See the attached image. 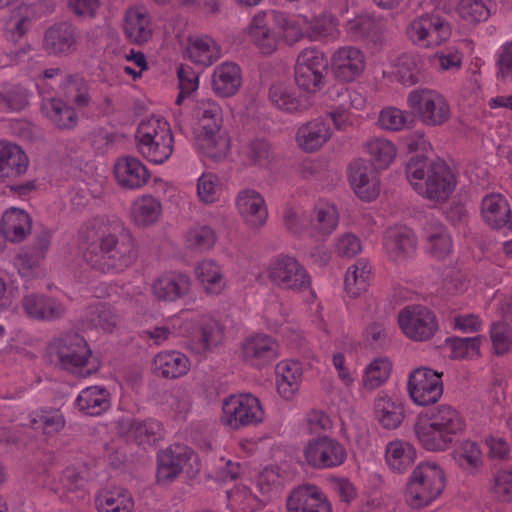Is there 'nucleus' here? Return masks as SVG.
I'll use <instances>...</instances> for the list:
<instances>
[{
	"instance_id": "obj_54",
	"label": "nucleus",
	"mask_w": 512,
	"mask_h": 512,
	"mask_svg": "<svg viewBox=\"0 0 512 512\" xmlns=\"http://www.w3.org/2000/svg\"><path fill=\"white\" fill-rule=\"evenodd\" d=\"M494 61L496 79L503 83L512 82V39L500 45Z\"/></svg>"
},
{
	"instance_id": "obj_59",
	"label": "nucleus",
	"mask_w": 512,
	"mask_h": 512,
	"mask_svg": "<svg viewBox=\"0 0 512 512\" xmlns=\"http://www.w3.org/2000/svg\"><path fill=\"white\" fill-rule=\"evenodd\" d=\"M447 342L451 348L452 358H472L475 356H479L480 354L479 348L482 342V337H455L448 339Z\"/></svg>"
},
{
	"instance_id": "obj_62",
	"label": "nucleus",
	"mask_w": 512,
	"mask_h": 512,
	"mask_svg": "<svg viewBox=\"0 0 512 512\" xmlns=\"http://www.w3.org/2000/svg\"><path fill=\"white\" fill-rule=\"evenodd\" d=\"M35 429L42 428L46 434L59 432L65 425L63 415L59 410H42L31 421Z\"/></svg>"
},
{
	"instance_id": "obj_6",
	"label": "nucleus",
	"mask_w": 512,
	"mask_h": 512,
	"mask_svg": "<svg viewBox=\"0 0 512 512\" xmlns=\"http://www.w3.org/2000/svg\"><path fill=\"white\" fill-rule=\"evenodd\" d=\"M48 351L61 369L79 377H87L94 370L87 367L91 356L87 341L76 331L61 333L49 344Z\"/></svg>"
},
{
	"instance_id": "obj_5",
	"label": "nucleus",
	"mask_w": 512,
	"mask_h": 512,
	"mask_svg": "<svg viewBox=\"0 0 512 512\" xmlns=\"http://www.w3.org/2000/svg\"><path fill=\"white\" fill-rule=\"evenodd\" d=\"M446 485L444 469L436 462H420L410 474L406 490V503L414 508H423L435 501Z\"/></svg>"
},
{
	"instance_id": "obj_49",
	"label": "nucleus",
	"mask_w": 512,
	"mask_h": 512,
	"mask_svg": "<svg viewBox=\"0 0 512 512\" xmlns=\"http://www.w3.org/2000/svg\"><path fill=\"white\" fill-rule=\"evenodd\" d=\"M47 116L59 129H72L77 125L75 109L60 99H51L43 107Z\"/></svg>"
},
{
	"instance_id": "obj_35",
	"label": "nucleus",
	"mask_w": 512,
	"mask_h": 512,
	"mask_svg": "<svg viewBox=\"0 0 512 512\" xmlns=\"http://www.w3.org/2000/svg\"><path fill=\"white\" fill-rule=\"evenodd\" d=\"M372 277V267L366 259H359L348 267L344 286L345 292L351 298H357L368 290Z\"/></svg>"
},
{
	"instance_id": "obj_31",
	"label": "nucleus",
	"mask_w": 512,
	"mask_h": 512,
	"mask_svg": "<svg viewBox=\"0 0 512 512\" xmlns=\"http://www.w3.org/2000/svg\"><path fill=\"white\" fill-rule=\"evenodd\" d=\"M126 37L136 44L147 42L152 36L151 20L144 8L127 10L124 18Z\"/></svg>"
},
{
	"instance_id": "obj_16",
	"label": "nucleus",
	"mask_w": 512,
	"mask_h": 512,
	"mask_svg": "<svg viewBox=\"0 0 512 512\" xmlns=\"http://www.w3.org/2000/svg\"><path fill=\"white\" fill-rule=\"evenodd\" d=\"M268 277L283 289L301 291L310 286V277L304 267L294 257L286 255H280L270 262Z\"/></svg>"
},
{
	"instance_id": "obj_63",
	"label": "nucleus",
	"mask_w": 512,
	"mask_h": 512,
	"mask_svg": "<svg viewBox=\"0 0 512 512\" xmlns=\"http://www.w3.org/2000/svg\"><path fill=\"white\" fill-rule=\"evenodd\" d=\"M222 336V327L220 324L212 319L205 318L202 320L200 329L197 333V340L201 345L202 350H207L211 346L216 345Z\"/></svg>"
},
{
	"instance_id": "obj_60",
	"label": "nucleus",
	"mask_w": 512,
	"mask_h": 512,
	"mask_svg": "<svg viewBox=\"0 0 512 512\" xmlns=\"http://www.w3.org/2000/svg\"><path fill=\"white\" fill-rule=\"evenodd\" d=\"M491 492L501 502L512 501V470L500 469L493 474Z\"/></svg>"
},
{
	"instance_id": "obj_43",
	"label": "nucleus",
	"mask_w": 512,
	"mask_h": 512,
	"mask_svg": "<svg viewBox=\"0 0 512 512\" xmlns=\"http://www.w3.org/2000/svg\"><path fill=\"white\" fill-rule=\"evenodd\" d=\"M194 115L198 119L200 131H219L222 126V109L209 98L196 101Z\"/></svg>"
},
{
	"instance_id": "obj_39",
	"label": "nucleus",
	"mask_w": 512,
	"mask_h": 512,
	"mask_svg": "<svg viewBox=\"0 0 512 512\" xmlns=\"http://www.w3.org/2000/svg\"><path fill=\"white\" fill-rule=\"evenodd\" d=\"M75 404L85 414L98 416L110 407V394L104 387H87L80 392Z\"/></svg>"
},
{
	"instance_id": "obj_7",
	"label": "nucleus",
	"mask_w": 512,
	"mask_h": 512,
	"mask_svg": "<svg viewBox=\"0 0 512 512\" xmlns=\"http://www.w3.org/2000/svg\"><path fill=\"white\" fill-rule=\"evenodd\" d=\"M135 139L138 151L154 164L164 163L173 153V134L170 125L164 119L152 118L142 121L137 128Z\"/></svg>"
},
{
	"instance_id": "obj_8",
	"label": "nucleus",
	"mask_w": 512,
	"mask_h": 512,
	"mask_svg": "<svg viewBox=\"0 0 512 512\" xmlns=\"http://www.w3.org/2000/svg\"><path fill=\"white\" fill-rule=\"evenodd\" d=\"M407 105L426 127H440L452 117V107L448 99L439 91L418 88L409 92Z\"/></svg>"
},
{
	"instance_id": "obj_40",
	"label": "nucleus",
	"mask_w": 512,
	"mask_h": 512,
	"mask_svg": "<svg viewBox=\"0 0 512 512\" xmlns=\"http://www.w3.org/2000/svg\"><path fill=\"white\" fill-rule=\"evenodd\" d=\"M452 457L463 471L470 474L476 473L483 466V453L479 444L469 439L455 446Z\"/></svg>"
},
{
	"instance_id": "obj_44",
	"label": "nucleus",
	"mask_w": 512,
	"mask_h": 512,
	"mask_svg": "<svg viewBox=\"0 0 512 512\" xmlns=\"http://www.w3.org/2000/svg\"><path fill=\"white\" fill-rule=\"evenodd\" d=\"M161 212L160 201L151 195H144L134 201L131 217L137 226L146 227L157 222Z\"/></svg>"
},
{
	"instance_id": "obj_12",
	"label": "nucleus",
	"mask_w": 512,
	"mask_h": 512,
	"mask_svg": "<svg viewBox=\"0 0 512 512\" xmlns=\"http://www.w3.org/2000/svg\"><path fill=\"white\" fill-rule=\"evenodd\" d=\"M222 410L221 422L232 429L257 424L264 418L258 398L251 394L232 395L226 398Z\"/></svg>"
},
{
	"instance_id": "obj_30",
	"label": "nucleus",
	"mask_w": 512,
	"mask_h": 512,
	"mask_svg": "<svg viewBox=\"0 0 512 512\" xmlns=\"http://www.w3.org/2000/svg\"><path fill=\"white\" fill-rule=\"evenodd\" d=\"M426 249L437 260L446 259L453 250L451 235L446 227L437 221L430 222L425 228Z\"/></svg>"
},
{
	"instance_id": "obj_55",
	"label": "nucleus",
	"mask_w": 512,
	"mask_h": 512,
	"mask_svg": "<svg viewBox=\"0 0 512 512\" xmlns=\"http://www.w3.org/2000/svg\"><path fill=\"white\" fill-rule=\"evenodd\" d=\"M347 458V450L338 440L322 436V468L342 465Z\"/></svg>"
},
{
	"instance_id": "obj_22",
	"label": "nucleus",
	"mask_w": 512,
	"mask_h": 512,
	"mask_svg": "<svg viewBox=\"0 0 512 512\" xmlns=\"http://www.w3.org/2000/svg\"><path fill=\"white\" fill-rule=\"evenodd\" d=\"M114 174L120 186L137 189L145 185L150 178L146 166L134 156H123L114 164Z\"/></svg>"
},
{
	"instance_id": "obj_58",
	"label": "nucleus",
	"mask_w": 512,
	"mask_h": 512,
	"mask_svg": "<svg viewBox=\"0 0 512 512\" xmlns=\"http://www.w3.org/2000/svg\"><path fill=\"white\" fill-rule=\"evenodd\" d=\"M298 146L307 153L320 149V122L310 121L302 125L296 134Z\"/></svg>"
},
{
	"instance_id": "obj_46",
	"label": "nucleus",
	"mask_w": 512,
	"mask_h": 512,
	"mask_svg": "<svg viewBox=\"0 0 512 512\" xmlns=\"http://www.w3.org/2000/svg\"><path fill=\"white\" fill-rule=\"evenodd\" d=\"M96 504L99 512H130L134 502L127 490L114 488L98 495Z\"/></svg>"
},
{
	"instance_id": "obj_48",
	"label": "nucleus",
	"mask_w": 512,
	"mask_h": 512,
	"mask_svg": "<svg viewBox=\"0 0 512 512\" xmlns=\"http://www.w3.org/2000/svg\"><path fill=\"white\" fill-rule=\"evenodd\" d=\"M286 507L287 512H299V509L319 510L320 490L312 484L299 486L291 492Z\"/></svg>"
},
{
	"instance_id": "obj_29",
	"label": "nucleus",
	"mask_w": 512,
	"mask_h": 512,
	"mask_svg": "<svg viewBox=\"0 0 512 512\" xmlns=\"http://www.w3.org/2000/svg\"><path fill=\"white\" fill-rule=\"evenodd\" d=\"M8 8L10 11L11 37L14 41L21 39L31 28L36 18L33 5L18 2L17 0H0V9Z\"/></svg>"
},
{
	"instance_id": "obj_61",
	"label": "nucleus",
	"mask_w": 512,
	"mask_h": 512,
	"mask_svg": "<svg viewBox=\"0 0 512 512\" xmlns=\"http://www.w3.org/2000/svg\"><path fill=\"white\" fill-rule=\"evenodd\" d=\"M187 242L191 249L205 251L214 246L216 234L209 226H197L189 230Z\"/></svg>"
},
{
	"instance_id": "obj_41",
	"label": "nucleus",
	"mask_w": 512,
	"mask_h": 512,
	"mask_svg": "<svg viewBox=\"0 0 512 512\" xmlns=\"http://www.w3.org/2000/svg\"><path fill=\"white\" fill-rule=\"evenodd\" d=\"M228 137L219 131H199L197 148L203 155L218 162L224 159L229 151Z\"/></svg>"
},
{
	"instance_id": "obj_15",
	"label": "nucleus",
	"mask_w": 512,
	"mask_h": 512,
	"mask_svg": "<svg viewBox=\"0 0 512 512\" xmlns=\"http://www.w3.org/2000/svg\"><path fill=\"white\" fill-rule=\"evenodd\" d=\"M347 178L351 189L360 200L371 202L379 196L381 183L377 169L367 159H353L347 167Z\"/></svg>"
},
{
	"instance_id": "obj_34",
	"label": "nucleus",
	"mask_w": 512,
	"mask_h": 512,
	"mask_svg": "<svg viewBox=\"0 0 512 512\" xmlns=\"http://www.w3.org/2000/svg\"><path fill=\"white\" fill-rule=\"evenodd\" d=\"M190 289V279L186 275H164L154 281L152 291L162 301H176L185 296Z\"/></svg>"
},
{
	"instance_id": "obj_11",
	"label": "nucleus",
	"mask_w": 512,
	"mask_h": 512,
	"mask_svg": "<svg viewBox=\"0 0 512 512\" xmlns=\"http://www.w3.org/2000/svg\"><path fill=\"white\" fill-rule=\"evenodd\" d=\"M186 469L187 473L199 470L198 455L188 446L173 444L157 455V482L168 484Z\"/></svg>"
},
{
	"instance_id": "obj_2",
	"label": "nucleus",
	"mask_w": 512,
	"mask_h": 512,
	"mask_svg": "<svg viewBox=\"0 0 512 512\" xmlns=\"http://www.w3.org/2000/svg\"><path fill=\"white\" fill-rule=\"evenodd\" d=\"M319 54L315 46L304 49L297 57L294 77L302 95L297 96L296 91L284 83H275L270 87L268 96L274 106L292 113L306 111L313 105L320 85Z\"/></svg>"
},
{
	"instance_id": "obj_4",
	"label": "nucleus",
	"mask_w": 512,
	"mask_h": 512,
	"mask_svg": "<svg viewBox=\"0 0 512 512\" xmlns=\"http://www.w3.org/2000/svg\"><path fill=\"white\" fill-rule=\"evenodd\" d=\"M406 175L410 185L422 197L434 202H444L456 187V177L441 161L416 156L409 160Z\"/></svg>"
},
{
	"instance_id": "obj_20",
	"label": "nucleus",
	"mask_w": 512,
	"mask_h": 512,
	"mask_svg": "<svg viewBox=\"0 0 512 512\" xmlns=\"http://www.w3.org/2000/svg\"><path fill=\"white\" fill-rule=\"evenodd\" d=\"M120 434L134 440L139 445H154L163 438L162 424L153 419L140 421L132 418H122L117 423Z\"/></svg>"
},
{
	"instance_id": "obj_25",
	"label": "nucleus",
	"mask_w": 512,
	"mask_h": 512,
	"mask_svg": "<svg viewBox=\"0 0 512 512\" xmlns=\"http://www.w3.org/2000/svg\"><path fill=\"white\" fill-rule=\"evenodd\" d=\"M480 215L487 226L492 229H501L509 222V203L502 194L489 193L481 200Z\"/></svg>"
},
{
	"instance_id": "obj_52",
	"label": "nucleus",
	"mask_w": 512,
	"mask_h": 512,
	"mask_svg": "<svg viewBox=\"0 0 512 512\" xmlns=\"http://www.w3.org/2000/svg\"><path fill=\"white\" fill-rule=\"evenodd\" d=\"M409 121L407 111L394 106H387L381 109L377 118V126L385 131L399 132L405 129Z\"/></svg>"
},
{
	"instance_id": "obj_50",
	"label": "nucleus",
	"mask_w": 512,
	"mask_h": 512,
	"mask_svg": "<svg viewBox=\"0 0 512 512\" xmlns=\"http://www.w3.org/2000/svg\"><path fill=\"white\" fill-rule=\"evenodd\" d=\"M392 363L386 357H378L372 360L364 369L362 384L367 390H375L383 385L389 378Z\"/></svg>"
},
{
	"instance_id": "obj_3",
	"label": "nucleus",
	"mask_w": 512,
	"mask_h": 512,
	"mask_svg": "<svg viewBox=\"0 0 512 512\" xmlns=\"http://www.w3.org/2000/svg\"><path fill=\"white\" fill-rule=\"evenodd\" d=\"M465 419L458 410L446 404L421 413L415 423V435L427 451H446L454 438L465 430Z\"/></svg>"
},
{
	"instance_id": "obj_33",
	"label": "nucleus",
	"mask_w": 512,
	"mask_h": 512,
	"mask_svg": "<svg viewBox=\"0 0 512 512\" xmlns=\"http://www.w3.org/2000/svg\"><path fill=\"white\" fill-rule=\"evenodd\" d=\"M416 460V449L404 440H393L386 445L385 462L396 473L406 472Z\"/></svg>"
},
{
	"instance_id": "obj_26",
	"label": "nucleus",
	"mask_w": 512,
	"mask_h": 512,
	"mask_svg": "<svg viewBox=\"0 0 512 512\" xmlns=\"http://www.w3.org/2000/svg\"><path fill=\"white\" fill-rule=\"evenodd\" d=\"M242 85L241 69L233 62L217 66L212 75V89L222 98L234 96Z\"/></svg>"
},
{
	"instance_id": "obj_14",
	"label": "nucleus",
	"mask_w": 512,
	"mask_h": 512,
	"mask_svg": "<svg viewBox=\"0 0 512 512\" xmlns=\"http://www.w3.org/2000/svg\"><path fill=\"white\" fill-rule=\"evenodd\" d=\"M407 388L415 404L436 403L443 393L442 374L426 367L417 368L409 374Z\"/></svg>"
},
{
	"instance_id": "obj_64",
	"label": "nucleus",
	"mask_w": 512,
	"mask_h": 512,
	"mask_svg": "<svg viewBox=\"0 0 512 512\" xmlns=\"http://www.w3.org/2000/svg\"><path fill=\"white\" fill-rule=\"evenodd\" d=\"M229 498L233 503L239 505L241 512H254L261 509L266 499H260L253 495L247 487L236 488L229 494Z\"/></svg>"
},
{
	"instance_id": "obj_56",
	"label": "nucleus",
	"mask_w": 512,
	"mask_h": 512,
	"mask_svg": "<svg viewBox=\"0 0 512 512\" xmlns=\"http://www.w3.org/2000/svg\"><path fill=\"white\" fill-rule=\"evenodd\" d=\"M66 96L78 106L89 103L88 83L79 74L68 75L62 83Z\"/></svg>"
},
{
	"instance_id": "obj_32",
	"label": "nucleus",
	"mask_w": 512,
	"mask_h": 512,
	"mask_svg": "<svg viewBox=\"0 0 512 512\" xmlns=\"http://www.w3.org/2000/svg\"><path fill=\"white\" fill-rule=\"evenodd\" d=\"M364 152L369 156V162L377 170L387 169L397 157V147L389 139L374 137L363 144Z\"/></svg>"
},
{
	"instance_id": "obj_57",
	"label": "nucleus",
	"mask_w": 512,
	"mask_h": 512,
	"mask_svg": "<svg viewBox=\"0 0 512 512\" xmlns=\"http://www.w3.org/2000/svg\"><path fill=\"white\" fill-rule=\"evenodd\" d=\"M493 351L502 356L512 351V328L506 322H495L490 328Z\"/></svg>"
},
{
	"instance_id": "obj_45",
	"label": "nucleus",
	"mask_w": 512,
	"mask_h": 512,
	"mask_svg": "<svg viewBox=\"0 0 512 512\" xmlns=\"http://www.w3.org/2000/svg\"><path fill=\"white\" fill-rule=\"evenodd\" d=\"M494 8L492 0H459L455 10L465 22L478 24L487 21Z\"/></svg>"
},
{
	"instance_id": "obj_23",
	"label": "nucleus",
	"mask_w": 512,
	"mask_h": 512,
	"mask_svg": "<svg viewBox=\"0 0 512 512\" xmlns=\"http://www.w3.org/2000/svg\"><path fill=\"white\" fill-rule=\"evenodd\" d=\"M29 158L17 144L0 141V178L14 179L26 173Z\"/></svg>"
},
{
	"instance_id": "obj_21",
	"label": "nucleus",
	"mask_w": 512,
	"mask_h": 512,
	"mask_svg": "<svg viewBox=\"0 0 512 512\" xmlns=\"http://www.w3.org/2000/svg\"><path fill=\"white\" fill-rule=\"evenodd\" d=\"M22 307L28 317L42 321L58 320L66 313V308L60 301L43 294L32 293L24 296Z\"/></svg>"
},
{
	"instance_id": "obj_51",
	"label": "nucleus",
	"mask_w": 512,
	"mask_h": 512,
	"mask_svg": "<svg viewBox=\"0 0 512 512\" xmlns=\"http://www.w3.org/2000/svg\"><path fill=\"white\" fill-rule=\"evenodd\" d=\"M189 58L204 67L212 65L219 58V50L209 37L195 39L187 49Z\"/></svg>"
},
{
	"instance_id": "obj_36",
	"label": "nucleus",
	"mask_w": 512,
	"mask_h": 512,
	"mask_svg": "<svg viewBox=\"0 0 512 512\" xmlns=\"http://www.w3.org/2000/svg\"><path fill=\"white\" fill-rule=\"evenodd\" d=\"M120 320L116 310L105 302H96L86 309L83 324L88 328L112 332Z\"/></svg>"
},
{
	"instance_id": "obj_9",
	"label": "nucleus",
	"mask_w": 512,
	"mask_h": 512,
	"mask_svg": "<svg viewBox=\"0 0 512 512\" xmlns=\"http://www.w3.org/2000/svg\"><path fill=\"white\" fill-rule=\"evenodd\" d=\"M402 333L410 340L424 342L432 339L439 330L437 316L429 307L412 304L398 313Z\"/></svg>"
},
{
	"instance_id": "obj_37",
	"label": "nucleus",
	"mask_w": 512,
	"mask_h": 512,
	"mask_svg": "<svg viewBox=\"0 0 512 512\" xmlns=\"http://www.w3.org/2000/svg\"><path fill=\"white\" fill-rule=\"evenodd\" d=\"M376 419L385 429L397 428L404 419V408L400 401L386 394H379L374 402Z\"/></svg>"
},
{
	"instance_id": "obj_47",
	"label": "nucleus",
	"mask_w": 512,
	"mask_h": 512,
	"mask_svg": "<svg viewBox=\"0 0 512 512\" xmlns=\"http://www.w3.org/2000/svg\"><path fill=\"white\" fill-rule=\"evenodd\" d=\"M195 273L207 294L219 295L223 291L225 281L221 268L215 261L203 260L196 266Z\"/></svg>"
},
{
	"instance_id": "obj_1",
	"label": "nucleus",
	"mask_w": 512,
	"mask_h": 512,
	"mask_svg": "<svg viewBox=\"0 0 512 512\" xmlns=\"http://www.w3.org/2000/svg\"><path fill=\"white\" fill-rule=\"evenodd\" d=\"M84 259L94 270L118 274L137 259L135 241L119 220L94 218L79 230Z\"/></svg>"
},
{
	"instance_id": "obj_10",
	"label": "nucleus",
	"mask_w": 512,
	"mask_h": 512,
	"mask_svg": "<svg viewBox=\"0 0 512 512\" xmlns=\"http://www.w3.org/2000/svg\"><path fill=\"white\" fill-rule=\"evenodd\" d=\"M409 40L423 48H433L446 42L451 36V27L446 19L436 13H425L415 17L406 28Z\"/></svg>"
},
{
	"instance_id": "obj_18",
	"label": "nucleus",
	"mask_w": 512,
	"mask_h": 512,
	"mask_svg": "<svg viewBox=\"0 0 512 512\" xmlns=\"http://www.w3.org/2000/svg\"><path fill=\"white\" fill-rule=\"evenodd\" d=\"M80 38L78 28L69 22H59L44 33L43 49L53 56H68L77 49Z\"/></svg>"
},
{
	"instance_id": "obj_13",
	"label": "nucleus",
	"mask_w": 512,
	"mask_h": 512,
	"mask_svg": "<svg viewBox=\"0 0 512 512\" xmlns=\"http://www.w3.org/2000/svg\"><path fill=\"white\" fill-rule=\"evenodd\" d=\"M328 66L335 80L341 83H351L364 73L366 56L356 46H340L331 53Z\"/></svg>"
},
{
	"instance_id": "obj_17",
	"label": "nucleus",
	"mask_w": 512,
	"mask_h": 512,
	"mask_svg": "<svg viewBox=\"0 0 512 512\" xmlns=\"http://www.w3.org/2000/svg\"><path fill=\"white\" fill-rule=\"evenodd\" d=\"M383 247L390 261L396 264H402L415 256L417 238L408 227H391L387 229L384 235Z\"/></svg>"
},
{
	"instance_id": "obj_27",
	"label": "nucleus",
	"mask_w": 512,
	"mask_h": 512,
	"mask_svg": "<svg viewBox=\"0 0 512 512\" xmlns=\"http://www.w3.org/2000/svg\"><path fill=\"white\" fill-rule=\"evenodd\" d=\"M424 58L416 52L403 53L393 63V75L405 86H413L424 78Z\"/></svg>"
},
{
	"instance_id": "obj_28",
	"label": "nucleus",
	"mask_w": 512,
	"mask_h": 512,
	"mask_svg": "<svg viewBox=\"0 0 512 512\" xmlns=\"http://www.w3.org/2000/svg\"><path fill=\"white\" fill-rule=\"evenodd\" d=\"M32 220L27 212L19 208H9L2 216L0 232L13 243L23 241L31 232Z\"/></svg>"
},
{
	"instance_id": "obj_24",
	"label": "nucleus",
	"mask_w": 512,
	"mask_h": 512,
	"mask_svg": "<svg viewBox=\"0 0 512 512\" xmlns=\"http://www.w3.org/2000/svg\"><path fill=\"white\" fill-rule=\"evenodd\" d=\"M236 206L245 221L253 227H260L266 223L268 212L264 198L254 189H244L239 192Z\"/></svg>"
},
{
	"instance_id": "obj_53",
	"label": "nucleus",
	"mask_w": 512,
	"mask_h": 512,
	"mask_svg": "<svg viewBox=\"0 0 512 512\" xmlns=\"http://www.w3.org/2000/svg\"><path fill=\"white\" fill-rule=\"evenodd\" d=\"M245 156L253 165L267 166L274 158L270 143L264 138L251 139L245 148Z\"/></svg>"
},
{
	"instance_id": "obj_19",
	"label": "nucleus",
	"mask_w": 512,
	"mask_h": 512,
	"mask_svg": "<svg viewBox=\"0 0 512 512\" xmlns=\"http://www.w3.org/2000/svg\"><path fill=\"white\" fill-rule=\"evenodd\" d=\"M244 361L255 367H263L274 362L279 356V345L266 334L248 337L242 345Z\"/></svg>"
},
{
	"instance_id": "obj_42",
	"label": "nucleus",
	"mask_w": 512,
	"mask_h": 512,
	"mask_svg": "<svg viewBox=\"0 0 512 512\" xmlns=\"http://www.w3.org/2000/svg\"><path fill=\"white\" fill-rule=\"evenodd\" d=\"M266 13H257L248 27L249 35L263 54H272L277 49L278 39L266 23Z\"/></svg>"
},
{
	"instance_id": "obj_38",
	"label": "nucleus",
	"mask_w": 512,
	"mask_h": 512,
	"mask_svg": "<svg viewBox=\"0 0 512 512\" xmlns=\"http://www.w3.org/2000/svg\"><path fill=\"white\" fill-rule=\"evenodd\" d=\"M155 371L170 379L179 378L190 369L188 357L178 351H169L158 353L154 358Z\"/></svg>"
}]
</instances>
